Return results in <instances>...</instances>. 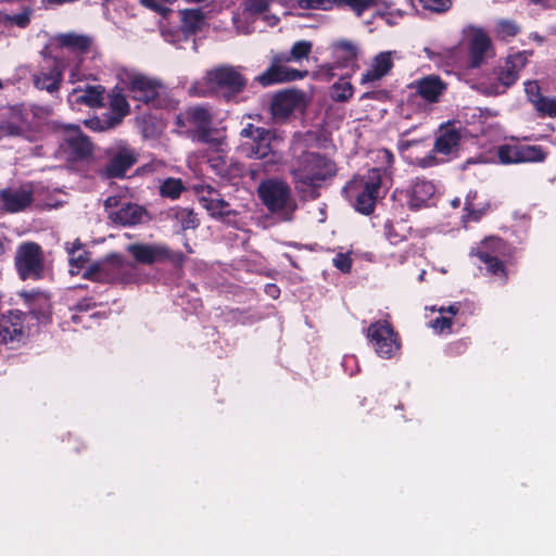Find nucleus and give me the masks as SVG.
Wrapping results in <instances>:
<instances>
[{"instance_id":"1","label":"nucleus","mask_w":556,"mask_h":556,"mask_svg":"<svg viewBox=\"0 0 556 556\" xmlns=\"http://www.w3.org/2000/svg\"><path fill=\"white\" fill-rule=\"evenodd\" d=\"M257 194L267 210L282 222L293 219L298 208L289 185L276 178L262 181L257 187Z\"/></svg>"},{"instance_id":"2","label":"nucleus","mask_w":556,"mask_h":556,"mask_svg":"<svg viewBox=\"0 0 556 556\" xmlns=\"http://www.w3.org/2000/svg\"><path fill=\"white\" fill-rule=\"evenodd\" d=\"M336 170L331 160L318 153L306 152L296 160L292 175L300 190H303V187L319 186L320 181L334 176Z\"/></svg>"},{"instance_id":"3","label":"nucleus","mask_w":556,"mask_h":556,"mask_svg":"<svg viewBox=\"0 0 556 556\" xmlns=\"http://www.w3.org/2000/svg\"><path fill=\"white\" fill-rule=\"evenodd\" d=\"M381 187V174L372 168L366 176L355 177L344 188L349 199L354 200V207L368 215L374 211Z\"/></svg>"},{"instance_id":"4","label":"nucleus","mask_w":556,"mask_h":556,"mask_svg":"<svg viewBox=\"0 0 556 556\" xmlns=\"http://www.w3.org/2000/svg\"><path fill=\"white\" fill-rule=\"evenodd\" d=\"M312 51V42L306 40L296 41L290 51V54L276 56L271 66L256 79L263 86H269L277 83L291 81L303 78L306 72L302 73L280 65V62H290L292 60H301L306 58Z\"/></svg>"},{"instance_id":"5","label":"nucleus","mask_w":556,"mask_h":556,"mask_svg":"<svg viewBox=\"0 0 556 556\" xmlns=\"http://www.w3.org/2000/svg\"><path fill=\"white\" fill-rule=\"evenodd\" d=\"M241 137L247 141L242 143L241 150L249 159H268V164H276L281 156L275 150V134L262 127L249 124L241 132Z\"/></svg>"},{"instance_id":"6","label":"nucleus","mask_w":556,"mask_h":556,"mask_svg":"<svg viewBox=\"0 0 556 556\" xmlns=\"http://www.w3.org/2000/svg\"><path fill=\"white\" fill-rule=\"evenodd\" d=\"M15 267L23 280L40 279L45 271V257L39 244L24 242L15 252Z\"/></svg>"},{"instance_id":"7","label":"nucleus","mask_w":556,"mask_h":556,"mask_svg":"<svg viewBox=\"0 0 556 556\" xmlns=\"http://www.w3.org/2000/svg\"><path fill=\"white\" fill-rule=\"evenodd\" d=\"M128 267L129 264L122 255L113 253L92 263L83 276L99 282L123 281L127 276Z\"/></svg>"},{"instance_id":"8","label":"nucleus","mask_w":556,"mask_h":556,"mask_svg":"<svg viewBox=\"0 0 556 556\" xmlns=\"http://www.w3.org/2000/svg\"><path fill=\"white\" fill-rule=\"evenodd\" d=\"M368 338L380 357L390 358L400 349L396 334L386 321L371 324L368 328Z\"/></svg>"},{"instance_id":"9","label":"nucleus","mask_w":556,"mask_h":556,"mask_svg":"<svg viewBox=\"0 0 556 556\" xmlns=\"http://www.w3.org/2000/svg\"><path fill=\"white\" fill-rule=\"evenodd\" d=\"M206 81L212 89L224 90L228 94L238 93L245 86L244 77L232 66H220L207 72Z\"/></svg>"},{"instance_id":"10","label":"nucleus","mask_w":556,"mask_h":556,"mask_svg":"<svg viewBox=\"0 0 556 556\" xmlns=\"http://www.w3.org/2000/svg\"><path fill=\"white\" fill-rule=\"evenodd\" d=\"M306 105L305 96L301 91L286 90L276 93L270 103V112L275 122L286 121L294 111Z\"/></svg>"},{"instance_id":"11","label":"nucleus","mask_w":556,"mask_h":556,"mask_svg":"<svg viewBox=\"0 0 556 556\" xmlns=\"http://www.w3.org/2000/svg\"><path fill=\"white\" fill-rule=\"evenodd\" d=\"M185 118L202 131V134L200 135V140L210 144V147L216 150V152H224V137H214L213 134L208 131L212 115L205 108L194 106L188 109L185 113Z\"/></svg>"},{"instance_id":"12","label":"nucleus","mask_w":556,"mask_h":556,"mask_svg":"<svg viewBox=\"0 0 556 556\" xmlns=\"http://www.w3.org/2000/svg\"><path fill=\"white\" fill-rule=\"evenodd\" d=\"M138 161V153L126 146L111 151L106 164L100 170L105 178H121Z\"/></svg>"},{"instance_id":"13","label":"nucleus","mask_w":556,"mask_h":556,"mask_svg":"<svg viewBox=\"0 0 556 556\" xmlns=\"http://www.w3.org/2000/svg\"><path fill=\"white\" fill-rule=\"evenodd\" d=\"M127 84L135 100L148 103L159 94L160 84L157 80L141 74H126Z\"/></svg>"},{"instance_id":"14","label":"nucleus","mask_w":556,"mask_h":556,"mask_svg":"<svg viewBox=\"0 0 556 556\" xmlns=\"http://www.w3.org/2000/svg\"><path fill=\"white\" fill-rule=\"evenodd\" d=\"M528 61L527 52H517L507 56L497 70V79L503 88H508L516 83L520 71L525 67Z\"/></svg>"},{"instance_id":"15","label":"nucleus","mask_w":556,"mask_h":556,"mask_svg":"<svg viewBox=\"0 0 556 556\" xmlns=\"http://www.w3.org/2000/svg\"><path fill=\"white\" fill-rule=\"evenodd\" d=\"M24 338L23 314L11 311L0 316V342H20Z\"/></svg>"},{"instance_id":"16","label":"nucleus","mask_w":556,"mask_h":556,"mask_svg":"<svg viewBox=\"0 0 556 556\" xmlns=\"http://www.w3.org/2000/svg\"><path fill=\"white\" fill-rule=\"evenodd\" d=\"M468 33L470 36V64L472 67H478L489 55L491 49V40L489 36L480 28L470 27Z\"/></svg>"},{"instance_id":"17","label":"nucleus","mask_w":556,"mask_h":556,"mask_svg":"<svg viewBox=\"0 0 556 556\" xmlns=\"http://www.w3.org/2000/svg\"><path fill=\"white\" fill-rule=\"evenodd\" d=\"M127 251L135 257L137 262L142 264H152L156 261L169 256L168 249L160 244L134 243L127 247Z\"/></svg>"},{"instance_id":"18","label":"nucleus","mask_w":556,"mask_h":556,"mask_svg":"<svg viewBox=\"0 0 556 556\" xmlns=\"http://www.w3.org/2000/svg\"><path fill=\"white\" fill-rule=\"evenodd\" d=\"M64 129L65 142L75 157L85 159L89 156L92 151L91 142L85 135L81 134L79 128L74 125H66Z\"/></svg>"},{"instance_id":"19","label":"nucleus","mask_w":556,"mask_h":556,"mask_svg":"<svg viewBox=\"0 0 556 556\" xmlns=\"http://www.w3.org/2000/svg\"><path fill=\"white\" fill-rule=\"evenodd\" d=\"M416 92L427 102H438L446 89V85L434 75L422 77L415 81Z\"/></svg>"},{"instance_id":"20","label":"nucleus","mask_w":556,"mask_h":556,"mask_svg":"<svg viewBox=\"0 0 556 556\" xmlns=\"http://www.w3.org/2000/svg\"><path fill=\"white\" fill-rule=\"evenodd\" d=\"M147 213L143 207L134 203H124L114 212H110V219L123 226H132L143 222Z\"/></svg>"},{"instance_id":"21","label":"nucleus","mask_w":556,"mask_h":556,"mask_svg":"<svg viewBox=\"0 0 556 556\" xmlns=\"http://www.w3.org/2000/svg\"><path fill=\"white\" fill-rule=\"evenodd\" d=\"M104 88L98 86L77 87L68 96L73 104H86L90 108L100 106L103 100Z\"/></svg>"},{"instance_id":"22","label":"nucleus","mask_w":556,"mask_h":556,"mask_svg":"<svg viewBox=\"0 0 556 556\" xmlns=\"http://www.w3.org/2000/svg\"><path fill=\"white\" fill-rule=\"evenodd\" d=\"M0 200L10 212H18L27 207L33 201V192L27 188L3 190Z\"/></svg>"},{"instance_id":"23","label":"nucleus","mask_w":556,"mask_h":556,"mask_svg":"<svg viewBox=\"0 0 556 556\" xmlns=\"http://www.w3.org/2000/svg\"><path fill=\"white\" fill-rule=\"evenodd\" d=\"M460 132L453 127H443L439 130L433 151L440 154L450 155L458 150Z\"/></svg>"},{"instance_id":"24","label":"nucleus","mask_w":556,"mask_h":556,"mask_svg":"<svg viewBox=\"0 0 556 556\" xmlns=\"http://www.w3.org/2000/svg\"><path fill=\"white\" fill-rule=\"evenodd\" d=\"M393 66L392 52H380L372 60L370 68L363 74L361 83L366 84L381 79Z\"/></svg>"},{"instance_id":"25","label":"nucleus","mask_w":556,"mask_h":556,"mask_svg":"<svg viewBox=\"0 0 556 556\" xmlns=\"http://www.w3.org/2000/svg\"><path fill=\"white\" fill-rule=\"evenodd\" d=\"M435 188L432 182L426 180L416 181L408 192V206L418 210L427 204L433 197Z\"/></svg>"},{"instance_id":"26","label":"nucleus","mask_w":556,"mask_h":556,"mask_svg":"<svg viewBox=\"0 0 556 556\" xmlns=\"http://www.w3.org/2000/svg\"><path fill=\"white\" fill-rule=\"evenodd\" d=\"M276 3H279V0H245L243 3L244 13L250 15L263 14V20L269 26H275L279 22V17L269 13V11Z\"/></svg>"},{"instance_id":"27","label":"nucleus","mask_w":556,"mask_h":556,"mask_svg":"<svg viewBox=\"0 0 556 556\" xmlns=\"http://www.w3.org/2000/svg\"><path fill=\"white\" fill-rule=\"evenodd\" d=\"M208 162L214 172L225 179L230 180L242 173L240 164L228 160L226 155L212 156Z\"/></svg>"},{"instance_id":"28","label":"nucleus","mask_w":556,"mask_h":556,"mask_svg":"<svg viewBox=\"0 0 556 556\" xmlns=\"http://www.w3.org/2000/svg\"><path fill=\"white\" fill-rule=\"evenodd\" d=\"M56 43L72 52L84 53L88 51L91 40L89 37L75 33L60 34L55 37Z\"/></svg>"},{"instance_id":"29","label":"nucleus","mask_w":556,"mask_h":556,"mask_svg":"<svg viewBox=\"0 0 556 556\" xmlns=\"http://www.w3.org/2000/svg\"><path fill=\"white\" fill-rule=\"evenodd\" d=\"M62 74L58 66H54L49 72H41L34 75L35 86L39 89H45L48 92H53L59 89Z\"/></svg>"},{"instance_id":"30","label":"nucleus","mask_w":556,"mask_h":556,"mask_svg":"<svg viewBox=\"0 0 556 556\" xmlns=\"http://www.w3.org/2000/svg\"><path fill=\"white\" fill-rule=\"evenodd\" d=\"M180 17L182 31L192 34L201 28L204 14L200 9H186L180 11Z\"/></svg>"},{"instance_id":"31","label":"nucleus","mask_w":556,"mask_h":556,"mask_svg":"<svg viewBox=\"0 0 556 556\" xmlns=\"http://www.w3.org/2000/svg\"><path fill=\"white\" fill-rule=\"evenodd\" d=\"M26 303L29 305L30 313L38 319H45L50 314V303L46 295L36 294H24Z\"/></svg>"},{"instance_id":"32","label":"nucleus","mask_w":556,"mask_h":556,"mask_svg":"<svg viewBox=\"0 0 556 556\" xmlns=\"http://www.w3.org/2000/svg\"><path fill=\"white\" fill-rule=\"evenodd\" d=\"M28 129L27 123L24 121L20 112L12 116V121L0 126V137L2 136H22Z\"/></svg>"},{"instance_id":"33","label":"nucleus","mask_w":556,"mask_h":556,"mask_svg":"<svg viewBox=\"0 0 556 556\" xmlns=\"http://www.w3.org/2000/svg\"><path fill=\"white\" fill-rule=\"evenodd\" d=\"M66 250L70 254V271L72 275H77L87 261V253L80 248L78 242L66 243Z\"/></svg>"},{"instance_id":"34","label":"nucleus","mask_w":556,"mask_h":556,"mask_svg":"<svg viewBox=\"0 0 556 556\" xmlns=\"http://www.w3.org/2000/svg\"><path fill=\"white\" fill-rule=\"evenodd\" d=\"M173 216L182 230L195 229L199 226L197 214L190 208H176Z\"/></svg>"},{"instance_id":"35","label":"nucleus","mask_w":556,"mask_h":556,"mask_svg":"<svg viewBox=\"0 0 556 556\" xmlns=\"http://www.w3.org/2000/svg\"><path fill=\"white\" fill-rule=\"evenodd\" d=\"M519 163L542 162L546 157V152L539 146H519Z\"/></svg>"},{"instance_id":"36","label":"nucleus","mask_w":556,"mask_h":556,"mask_svg":"<svg viewBox=\"0 0 556 556\" xmlns=\"http://www.w3.org/2000/svg\"><path fill=\"white\" fill-rule=\"evenodd\" d=\"M334 7L342 8L348 7L351 9L357 16H362V14L374 8L377 4L378 0H334Z\"/></svg>"},{"instance_id":"37","label":"nucleus","mask_w":556,"mask_h":556,"mask_svg":"<svg viewBox=\"0 0 556 556\" xmlns=\"http://www.w3.org/2000/svg\"><path fill=\"white\" fill-rule=\"evenodd\" d=\"M353 94V87L350 81L345 79H340L336 84H333L331 88V98L334 101L345 102Z\"/></svg>"},{"instance_id":"38","label":"nucleus","mask_w":556,"mask_h":556,"mask_svg":"<svg viewBox=\"0 0 556 556\" xmlns=\"http://www.w3.org/2000/svg\"><path fill=\"white\" fill-rule=\"evenodd\" d=\"M184 190V186L180 179L168 178L166 179L160 188V192L163 197H167L170 199H177L181 191Z\"/></svg>"},{"instance_id":"39","label":"nucleus","mask_w":556,"mask_h":556,"mask_svg":"<svg viewBox=\"0 0 556 556\" xmlns=\"http://www.w3.org/2000/svg\"><path fill=\"white\" fill-rule=\"evenodd\" d=\"M333 48L338 56L344 59L345 61H352L357 56V48L350 40H339L333 45Z\"/></svg>"},{"instance_id":"40","label":"nucleus","mask_w":556,"mask_h":556,"mask_svg":"<svg viewBox=\"0 0 556 556\" xmlns=\"http://www.w3.org/2000/svg\"><path fill=\"white\" fill-rule=\"evenodd\" d=\"M519 144H505L498 148L497 156L503 164L519 163Z\"/></svg>"},{"instance_id":"41","label":"nucleus","mask_w":556,"mask_h":556,"mask_svg":"<svg viewBox=\"0 0 556 556\" xmlns=\"http://www.w3.org/2000/svg\"><path fill=\"white\" fill-rule=\"evenodd\" d=\"M229 204L226 202L217 192L216 198L208 199V203L206 204L205 210L210 212L211 215H227L229 214Z\"/></svg>"},{"instance_id":"42","label":"nucleus","mask_w":556,"mask_h":556,"mask_svg":"<svg viewBox=\"0 0 556 556\" xmlns=\"http://www.w3.org/2000/svg\"><path fill=\"white\" fill-rule=\"evenodd\" d=\"M422 9L433 13H444L452 7L453 0H417Z\"/></svg>"},{"instance_id":"43","label":"nucleus","mask_w":556,"mask_h":556,"mask_svg":"<svg viewBox=\"0 0 556 556\" xmlns=\"http://www.w3.org/2000/svg\"><path fill=\"white\" fill-rule=\"evenodd\" d=\"M301 9L305 10H331L334 8V0H295Z\"/></svg>"},{"instance_id":"44","label":"nucleus","mask_w":556,"mask_h":556,"mask_svg":"<svg viewBox=\"0 0 556 556\" xmlns=\"http://www.w3.org/2000/svg\"><path fill=\"white\" fill-rule=\"evenodd\" d=\"M111 108L117 113L114 118H123L129 112V104L126 98L121 93H115L111 98Z\"/></svg>"},{"instance_id":"45","label":"nucleus","mask_w":556,"mask_h":556,"mask_svg":"<svg viewBox=\"0 0 556 556\" xmlns=\"http://www.w3.org/2000/svg\"><path fill=\"white\" fill-rule=\"evenodd\" d=\"M139 3L144 8L163 16L167 15L170 12V9L168 7V4L170 3L169 0H139Z\"/></svg>"},{"instance_id":"46","label":"nucleus","mask_w":556,"mask_h":556,"mask_svg":"<svg viewBox=\"0 0 556 556\" xmlns=\"http://www.w3.org/2000/svg\"><path fill=\"white\" fill-rule=\"evenodd\" d=\"M525 91L528 99L538 109L539 101H542L544 97L540 94V87L536 81L529 80L525 83Z\"/></svg>"},{"instance_id":"47","label":"nucleus","mask_w":556,"mask_h":556,"mask_svg":"<svg viewBox=\"0 0 556 556\" xmlns=\"http://www.w3.org/2000/svg\"><path fill=\"white\" fill-rule=\"evenodd\" d=\"M87 125L99 131H103L110 128H113L114 126L118 125L121 123V118H108L104 121H101L99 118L90 119L89 122H86Z\"/></svg>"},{"instance_id":"48","label":"nucleus","mask_w":556,"mask_h":556,"mask_svg":"<svg viewBox=\"0 0 556 556\" xmlns=\"http://www.w3.org/2000/svg\"><path fill=\"white\" fill-rule=\"evenodd\" d=\"M480 260L486 264L488 270L494 275L503 273V264L496 258L485 252L479 253Z\"/></svg>"},{"instance_id":"49","label":"nucleus","mask_w":556,"mask_h":556,"mask_svg":"<svg viewBox=\"0 0 556 556\" xmlns=\"http://www.w3.org/2000/svg\"><path fill=\"white\" fill-rule=\"evenodd\" d=\"M197 194L199 198V201L203 205V207H206V204L208 203V199L216 198L217 190H215L213 187L207 185H201L195 188Z\"/></svg>"},{"instance_id":"50","label":"nucleus","mask_w":556,"mask_h":556,"mask_svg":"<svg viewBox=\"0 0 556 556\" xmlns=\"http://www.w3.org/2000/svg\"><path fill=\"white\" fill-rule=\"evenodd\" d=\"M536 111L548 116H556V97L543 98L542 101H539Z\"/></svg>"},{"instance_id":"51","label":"nucleus","mask_w":556,"mask_h":556,"mask_svg":"<svg viewBox=\"0 0 556 556\" xmlns=\"http://www.w3.org/2000/svg\"><path fill=\"white\" fill-rule=\"evenodd\" d=\"M498 34L502 37H513L518 34L519 27L510 21L502 20L497 24Z\"/></svg>"},{"instance_id":"52","label":"nucleus","mask_w":556,"mask_h":556,"mask_svg":"<svg viewBox=\"0 0 556 556\" xmlns=\"http://www.w3.org/2000/svg\"><path fill=\"white\" fill-rule=\"evenodd\" d=\"M476 192H469L465 202V210L468 212V216H471L475 220L479 219L484 213V208L478 210L473 206L472 200L476 198Z\"/></svg>"},{"instance_id":"53","label":"nucleus","mask_w":556,"mask_h":556,"mask_svg":"<svg viewBox=\"0 0 556 556\" xmlns=\"http://www.w3.org/2000/svg\"><path fill=\"white\" fill-rule=\"evenodd\" d=\"M333 265L343 273H349L352 265V260L348 254L339 253L333 258Z\"/></svg>"},{"instance_id":"54","label":"nucleus","mask_w":556,"mask_h":556,"mask_svg":"<svg viewBox=\"0 0 556 556\" xmlns=\"http://www.w3.org/2000/svg\"><path fill=\"white\" fill-rule=\"evenodd\" d=\"M451 326L452 319L448 317L441 316L431 321V327L439 332L443 331L444 329L451 328Z\"/></svg>"},{"instance_id":"55","label":"nucleus","mask_w":556,"mask_h":556,"mask_svg":"<svg viewBox=\"0 0 556 556\" xmlns=\"http://www.w3.org/2000/svg\"><path fill=\"white\" fill-rule=\"evenodd\" d=\"M235 27L238 34L248 35L252 33V27L250 23L241 20L240 17H233Z\"/></svg>"},{"instance_id":"56","label":"nucleus","mask_w":556,"mask_h":556,"mask_svg":"<svg viewBox=\"0 0 556 556\" xmlns=\"http://www.w3.org/2000/svg\"><path fill=\"white\" fill-rule=\"evenodd\" d=\"M9 20H10V22H12L13 24H15L20 27H25L29 22V14L26 12L15 14V15L11 16Z\"/></svg>"},{"instance_id":"57","label":"nucleus","mask_w":556,"mask_h":556,"mask_svg":"<svg viewBox=\"0 0 556 556\" xmlns=\"http://www.w3.org/2000/svg\"><path fill=\"white\" fill-rule=\"evenodd\" d=\"M415 164L420 167H429L438 164L437 157L432 154H429L426 157H420L415 161Z\"/></svg>"},{"instance_id":"58","label":"nucleus","mask_w":556,"mask_h":556,"mask_svg":"<svg viewBox=\"0 0 556 556\" xmlns=\"http://www.w3.org/2000/svg\"><path fill=\"white\" fill-rule=\"evenodd\" d=\"M265 291L271 298H277V295L279 293V289L275 285H267L265 287Z\"/></svg>"},{"instance_id":"59","label":"nucleus","mask_w":556,"mask_h":556,"mask_svg":"<svg viewBox=\"0 0 556 556\" xmlns=\"http://www.w3.org/2000/svg\"><path fill=\"white\" fill-rule=\"evenodd\" d=\"M378 153L380 157L386 161L387 164H391L393 162V155L388 150H381Z\"/></svg>"},{"instance_id":"60","label":"nucleus","mask_w":556,"mask_h":556,"mask_svg":"<svg viewBox=\"0 0 556 556\" xmlns=\"http://www.w3.org/2000/svg\"><path fill=\"white\" fill-rule=\"evenodd\" d=\"M450 313L455 315L458 312V307L456 305H450L448 307H441L440 313Z\"/></svg>"},{"instance_id":"61","label":"nucleus","mask_w":556,"mask_h":556,"mask_svg":"<svg viewBox=\"0 0 556 556\" xmlns=\"http://www.w3.org/2000/svg\"><path fill=\"white\" fill-rule=\"evenodd\" d=\"M117 198L116 197H110L105 200V206L109 208V207H113L115 205H117Z\"/></svg>"},{"instance_id":"62","label":"nucleus","mask_w":556,"mask_h":556,"mask_svg":"<svg viewBox=\"0 0 556 556\" xmlns=\"http://www.w3.org/2000/svg\"><path fill=\"white\" fill-rule=\"evenodd\" d=\"M386 229H387V236L389 238V240L394 243L395 240L393 239V237H391V229H392V225L391 224H386Z\"/></svg>"},{"instance_id":"63","label":"nucleus","mask_w":556,"mask_h":556,"mask_svg":"<svg viewBox=\"0 0 556 556\" xmlns=\"http://www.w3.org/2000/svg\"><path fill=\"white\" fill-rule=\"evenodd\" d=\"M457 51H458L457 47H453V48H450L448 50H446L448 58H453L454 55H456Z\"/></svg>"},{"instance_id":"64","label":"nucleus","mask_w":556,"mask_h":556,"mask_svg":"<svg viewBox=\"0 0 556 556\" xmlns=\"http://www.w3.org/2000/svg\"><path fill=\"white\" fill-rule=\"evenodd\" d=\"M5 251V247H4V239L2 237H0V255H2Z\"/></svg>"}]
</instances>
